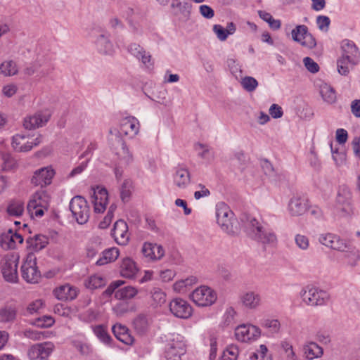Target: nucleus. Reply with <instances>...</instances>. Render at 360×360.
Returning a JSON list of instances; mask_svg holds the SVG:
<instances>
[{
  "label": "nucleus",
  "instance_id": "nucleus-1",
  "mask_svg": "<svg viewBox=\"0 0 360 360\" xmlns=\"http://www.w3.org/2000/svg\"><path fill=\"white\" fill-rule=\"evenodd\" d=\"M217 221L221 230L229 235H236L239 231V224L233 212L224 202L216 206Z\"/></svg>",
  "mask_w": 360,
  "mask_h": 360
},
{
  "label": "nucleus",
  "instance_id": "nucleus-2",
  "mask_svg": "<svg viewBox=\"0 0 360 360\" xmlns=\"http://www.w3.org/2000/svg\"><path fill=\"white\" fill-rule=\"evenodd\" d=\"M302 302L309 307L326 305L330 300V294L317 287L307 285L300 292Z\"/></svg>",
  "mask_w": 360,
  "mask_h": 360
},
{
  "label": "nucleus",
  "instance_id": "nucleus-3",
  "mask_svg": "<svg viewBox=\"0 0 360 360\" xmlns=\"http://www.w3.org/2000/svg\"><path fill=\"white\" fill-rule=\"evenodd\" d=\"M51 198L48 193L41 189L35 192L29 201L27 209L31 216L41 217L48 210Z\"/></svg>",
  "mask_w": 360,
  "mask_h": 360
},
{
  "label": "nucleus",
  "instance_id": "nucleus-4",
  "mask_svg": "<svg viewBox=\"0 0 360 360\" xmlns=\"http://www.w3.org/2000/svg\"><path fill=\"white\" fill-rule=\"evenodd\" d=\"M70 210L79 224H86L89 218V207L84 198L80 195L73 197L70 202Z\"/></svg>",
  "mask_w": 360,
  "mask_h": 360
},
{
  "label": "nucleus",
  "instance_id": "nucleus-5",
  "mask_svg": "<svg viewBox=\"0 0 360 360\" xmlns=\"http://www.w3.org/2000/svg\"><path fill=\"white\" fill-rule=\"evenodd\" d=\"M41 135L36 138L22 134H17L12 137L11 145L13 150L18 153H26L41 143Z\"/></svg>",
  "mask_w": 360,
  "mask_h": 360
},
{
  "label": "nucleus",
  "instance_id": "nucleus-6",
  "mask_svg": "<svg viewBox=\"0 0 360 360\" xmlns=\"http://www.w3.org/2000/svg\"><path fill=\"white\" fill-rule=\"evenodd\" d=\"M139 127L140 124L139 120L133 116H129L122 119L119 130L116 128L110 129L109 132L112 137H117L121 134H124L129 136L130 138H133L138 134Z\"/></svg>",
  "mask_w": 360,
  "mask_h": 360
},
{
  "label": "nucleus",
  "instance_id": "nucleus-7",
  "mask_svg": "<svg viewBox=\"0 0 360 360\" xmlns=\"http://www.w3.org/2000/svg\"><path fill=\"white\" fill-rule=\"evenodd\" d=\"M191 300L198 306L207 307L213 304L217 300V293L210 287L200 286L191 295Z\"/></svg>",
  "mask_w": 360,
  "mask_h": 360
},
{
  "label": "nucleus",
  "instance_id": "nucleus-8",
  "mask_svg": "<svg viewBox=\"0 0 360 360\" xmlns=\"http://www.w3.org/2000/svg\"><path fill=\"white\" fill-rule=\"evenodd\" d=\"M352 193L345 186L340 187L336 197V210L341 217H346L352 212L351 206Z\"/></svg>",
  "mask_w": 360,
  "mask_h": 360
},
{
  "label": "nucleus",
  "instance_id": "nucleus-9",
  "mask_svg": "<svg viewBox=\"0 0 360 360\" xmlns=\"http://www.w3.org/2000/svg\"><path fill=\"white\" fill-rule=\"evenodd\" d=\"M111 147L121 164L129 165L133 162V155L120 136L111 137Z\"/></svg>",
  "mask_w": 360,
  "mask_h": 360
},
{
  "label": "nucleus",
  "instance_id": "nucleus-10",
  "mask_svg": "<svg viewBox=\"0 0 360 360\" xmlns=\"http://www.w3.org/2000/svg\"><path fill=\"white\" fill-rule=\"evenodd\" d=\"M292 38L295 41L300 43L302 46L313 49L316 45V41L313 35L308 32L306 25H297L292 30Z\"/></svg>",
  "mask_w": 360,
  "mask_h": 360
},
{
  "label": "nucleus",
  "instance_id": "nucleus-11",
  "mask_svg": "<svg viewBox=\"0 0 360 360\" xmlns=\"http://www.w3.org/2000/svg\"><path fill=\"white\" fill-rule=\"evenodd\" d=\"M260 329L252 324H242L235 329L236 338L243 342L255 340L260 336Z\"/></svg>",
  "mask_w": 360,
  "mask_h": 360
},
{
  "label": "nucleus",
  "instance_id": "nucleus-12",
  "mask_svg": "<svg viewBox=\"0 0 360 360\" xmlns=\"http://www.w3.org/2000/svg\"><path fill=\"white\" fill-rule=\"evenodd\" d=\"M54 349V345L51 342L35 344L27 352L30 360H47Z\"/></svg>",
  "mask_w": 360,
  "mask_h": 360
},
{
  "label": "nucleus",
  "instance_id": "nucleus-13",
  "mask_svg": "<svg viewBox=\"0 0 360 360\" xmlns=\"http://www.w3.org/2000/svg\"><path fill=\"white\" fill-rule=\"evenodd\" d=\"M169 310L177 318L186 319L193 313L191 306L188 302L181 298H175L169 303Z\"/></svg>",
  "mask_w": 360,
  "mask_h": 360
},
{
  "label": "nucleus",
  "instance_id": "nucleus-14",
  "mask_svg": "<svg viewBox=\"0 0 360 360\" xmlns=\"http://www.w3.org/2000/svg\"><path fill=\"white\" fill-rule=\"evenodd\" d=\"M51 117L49 111H39L24 119L23 126L26 129L32 130L45 125Z\"/></svg>",
  "mask_w": 360,
  "mask_h": 360
},
{
  "label": "nucleus",
  "instance_id": "nucleus-15",
  "mask_svg": "<svg viewBox=\"0 0 360 360\" xmlns=\"http://www.w3.org/2000/svg\"><path fill=\"white\" fill-rule=\"evenodd\" d=\"M55 172L51 167H45L37 169L31 179V183L35 186L41 188L51 184Z\"/></svg>",
  "mask_w": 360,
  "mask_h": 360
},
{
  "label": "nucleus",
  "instance_id": "nucleus-16",
  "mask_svg": "<svg viewBox=\"0 0 360 360\" xmlns=\"http://www.w3.org/2000/svg\"><path fill=\"white\" fill-rule=\"evenodd\" d=\"M288 211L292 216L298 217L304 214L308 209L307 200L301 195H293L288 203Z\"/></svg>",
  "mask_w": 360,
  "mask_h": 360
},
{
  "label": "nucleus",
  "instance_id": "nucleus-17",
  "mask_svg": "<svg viewBox=\"0 0 360 360\" xmlns=\"http://www.w3.org/2000/svg\"><path fill=\"white\" fill-rule=\"evenodd\" d=\"M240 221L244 226L245 231L253 239L264 227L259 221L250 214H243Z\"/></svg>",
  "mask_w": 360,
  "mask_h": 360
},
{
  "label": "nucleus",
  "instance_id": "nucleus-18",
  "mask_svg": "<svg viewBox=\"0 0 360 360\" xmlns=\"http://www.w3.org/2000/svg\"><path fill=\"white\" fill-rule=\"evenodd\" d=\"M340 56L347 58L353 63H358L360 58V53L352 41L345 39L341 43Z\"/></svg>",
  "mask_w": 360,
  "mask_h": 360
},
{
  "label": "nucleus",
  "instance_id": "nucleus-19",
  "mask_svg": "<svg viewBox=\"0 0 360 360\" xmlns=\"http://www.w3.org/2000/svg\"><path fill=\"white\" fill-rule=\"evenodd\" d=\"M186 352L184 342L173 340L167 345L165 350L166 360H181V356Z\"/></svg>",
  "mask_w": 360,
  "mask_h": 360
},
{
  "label": "nucleus",
  "instance_id": "nucleus-20",
  "mask_svg": "<svg viewBox=\"0 0 360 360\" xmlns=\"http://www.w3.org/2000/svg\"><path fill=\"white\" fill-rule=\"evenodd\" d=\"M191 174L188 169L184 167L175 168L173 174V183L179 189H186L191 184Z\"/></svg>",
  "mask_w": 360,
  "mask_h": 360
},
{
  "label": "nucleus",
  "instance_id": "nucleus-21",
  "mask_svg": "<svg viewBox=\"0 0 360 360\" xmlns=\"http://www.w3.org/2000/svg\"><path fill=\"white\" fill-rule=\"evenodd\" d=\"M112 234L119 245H125L129 239L127 224L122 219L117 221L114 224Z\"/></svg>",
  "mask_w": 360,
  "mask_h": 360
},
{
  "label": "nucleus",
  "instance_id": "nucleus-22",
  "mask_svg": "<svg viewBox=\"0 0 360 360\" xmlns=\"http://www.w3.org/2000/svg\"><path fill=\"white\" fill-rule=\"evenodd\" d=\"M94 211L97 213H102L105 211L108 200V194L105 188L97 186L94 191Z\"/></svg>",
  "mask_w": 360,
  "mask_h": 360
},
{
  "label": "nucleus",
  "instance_id": "nucleus-23",
  "mask_svg": "<svg viewBox=\"0 0 360 360\" xmlns=\"http://www.w3.org/2000/svg\"><path fill=\"white\" fill-rule=\"evenodd\" d=\"M109 37L110 35L107 32H102L96 36L95 44L97 50L102 54L112 55L115 51Z\"/></svg>",
  "mask_w": 360,
  "mask_h": 360
},
{
  "label": "nucleus",
  "instance_id": "nucleus-24",
  "mask_svg": "<svg viewBox=\"0 0 360 360\" xmlns=\"http://www.w3.org/2000/svg\"><path fill=\"white\" fill-rule=\"evenodd\" d=\"M78 292L77 288L70 284H65L54 289L53 295L59 300H73L77 297Z\"/></svg>",
  "mask_w": 360,
  "mask_h": 360
},
{
  "label": "nucleus",
  "instance_id": "nucleus-25",
  "mask_svg": "<svg viewBox=\"0 0 360 360\" xmlns=\"http://www.w3.org/2000/svg\"><path fill=\"white\" fill-rule=\"evenodd\" d=\"M23 242L22 236L12 230H8L7 233L1 235V245L2 248L6 249H14L16 247V244H22Z\"/></svg>",
  "mask_w": 360,
  "mask_h": 360
},
{
  "label": "nucleus",
  "instance_id": "nucleus-26",
  "mask_svg": "<svg viewBox=\"0 0 360 360\" xmlns=\"http://www.w3.org/2000/svg\"><path fill=\"white\" fill-rule=\"evenodd\" d=\"M142 252L146 257L151 260L160 259L165 254V251L161 245L150 243H145L143 244Z\"/></svg>",
  "mask_w": 360,
  "mask_h": 360
},
{
  "label": "nucleus",
  "instance_id": "nucleus-27",
  "mask_svg": "<svg viewBox=\"0 0 360 360\" xmlns=\"http://www.w3.org/2000/svg\"><path fill=\"white\" fill-rule=\"evenodd\" d=\"M26 243L27 249L32 253L44 248L49 243V239L46 236L37 234L34 237H29Z\"/></svg>",
  "mask_w": 360,
  "mask_h": 360
},
{
  "label": "nucleus",
  "instance_id": "nucleus-28",
  "mask_svg": "<svg viewBox=\"0 0 360 360\" xmlns=\"http://www.w3.org/2000/svg\"><path fill=\"white\" fill-rule=\"evenodd\" d=\"M17 316V307L13 304H6L0 308V323H12Z\"/></svg>",
  "mask_w": 360,
  "mask_h": 360
},
{
  "label": "nucleus",
  "instance_id": "nucleus-29",
  "mask_svg": "<svg viewBox=\"0 0 360 360\" xmlns=\"http://www.w3.org/2000/svg\"><path fill=\"white\" fill-rule=\"evenodd\" d=\"M112 331L115 338L120 342L126 345H131L133 342V338L125 326L116 323L112 326Z\"/></svg>",
  "mask_w": 360,
  "mask_h": 360
},
{
  "label": "nucleus",
  "instance_id": "nucleus-30",
  "mask_svg": "<svg viewBox=\"0 0 360 360\" xmlns=\"http://www.w3.org/2000/svg\"><path fill=\"white\" fill-rule=\"evenodd\" d=\"M303 352L306 359L313 360L321 357L323 354L321 347L314 342H309L304 345Z\"/></svg>",
  "mask_w": 360,
  "mask_h": 360
},
{
  "label": "nucleus",
  "instance_id": "nucleus-31",
  "mask_svg": "<svg viewBox=\"0 0 360 360\" xmlns=\"http://www.w3.org/2000/svg\"><path fill=\"white\" fill-rule=\"evenodd\" d=\"M128 51L136 58L141 60L144 65H150L151 56L148 53H146L143 48H142L139 44L135 43L131 44L128 47Z\"/></svg>",
  "mask_w": 360,
  "mask_h": 360
},
{
  "label": "nucleus",
  "instance_id": "nucleus-32",
  "mask_svg": "<svg viewBox=\"0 0 360 360\" xmlns=\"http://www.w3.org/2000/svg\"><path fill=\"white\" fill-rule=\"evenodd\" d=\"M106 283V279L101 275L94 274L84 280V285L87 289L93 290L104 287Z\"/></svg>",
  "mask_w": 360,
  "mask_h": 360
},
{
  "label": "nucleus",
  "instance_id": "nucleus-33",
  "mask_svg": "<svg viewBox=\"0 0 360 360\" xmlns=\"http://www.w3.org/2000/svg\"><path fill=\"white\" fill-rule=\"evenodd\" d=\"M254 239L264 245H274L277 242L276 234L264 227L261 229Z\"/></svg>",
  "mask_w": 360,
  "mask_h": 360
},
{
  "label": "nucleus",
  "instance_id": "nucleus-34",
  "mask_svg": "<svg viewBox=\"0 0 360 360\" xmlns=\"http://www.w3.org/2000/svg\"><path fill=\"white\" fill-rule=\"evenodd\" d=\"M240 300L246 308L253 309L259 306L261 298L259 294L248 292L241 296Z\"/></svg>",
  "mask_w": 360,
  "mask_h": 360
},
{
  "label": "nucleus",
  "instance_id": "nucleus-35",
  "mask_svg": "<svg viewBox=\"0 0 360 360\" xmlns=\"http://www.w3.org/2000/svg\"><path fill=\"white\" fill-rule=\"evenodd\" d=\"M150 320L148 316L140 314L133 321V326L136 331L139 334L145 333L149 328Z\"/></svg>",
  "mask_w": 360,
  "mask_h": 360
},
{
  "label": "nucleus",
  "instance_id": "nucleus-36",
  "mask_svg": "<svg viewBox=\"0 0 360 360\" xmlns=\"http://www.w3.org/2000/svg\"><path fill=\"white\" fill-rule=\"evenodd\" d=\"M198 279L195 276H191L185 279H181L174 284V290L178 292H186L193 285L195 284Z\"/></svg>",
  "mask_w": 360,
  "mask_h": 360
},
{
  "label": "nucleus",
  "instance_id": "nucleus-37",
  "mask_svg": "<svg viewBox=\"0 0 360 360\" xmlns=\"http://www.w3.org/2000/svg\"><path fill=\"white\" fill-rule=\"evenodd\" d=\"M25 210L24 202L20 200H11L7 206L6 212L9 216L20 217Z\"/></svg>",
  "mask_w": 360,
  "mask_h": 360
},
{
  "label": "nucleus",
  "instance_id": "nucleus-38",
  "mask_svg": "<svg viewBox=\"0 0 360 360\" xmlns=\"http://www.w3.org/2000/svg\"><path fill=\"white\" fill-rule=\"evenodd\" d=\"M119 256V250L115 248H110L105 250L102 253V257H101L97 261L96 264L98 266H102L105 264L112 262L115 261Z\"/></svg>",
  "mask_w": 360,
  "mask_h": 360
},
{
  "label": "nucleus",
  "instance_id": "nucleus-39",
  "mask_svg": "<svg viewBox=\"0 0 360 360\" xmlns=\"http://www.w3.org/2000/svg\"><path fill=\"white\" fill-rule=\"evenodd\" d=\"M134 310V304L127 300H120L112 307V311L117 316H123Z\"/></svg>",
  "mask_w": 360,
  "mask_h": 360
},
{
  "label": "nucleus",
  "instance_id": "nucleus-40",
  "mask_svg": "<svg viewBox=\"0 0 360 360\" xmlns=\"http://www.w3.org/2000/svg\"><path fill=\"white\" fill-rule=\"evenodd\" d=\"M320 94L323 100L328 104L336 101V94L333 87L328 84H322L320 86Z\"/></svg>",
  "mask_w": 360,
  "mask_h": 360
},
{
  "label": "nucleus",
  "instance_id": "nucleus-41",
  "mask_svg": "<svg viewBox=\"0 0 360 360\" xmlns=\"http://www.w3.org/2000/svg\"><path fill=\"white\" fill-rule=\"evenodd\" d=\"M138 293V290L131 286L122 288L115 292V297L120 300H127L134 298Z\"/></svg>",
  "mask_w": 360,
  "mask_h": 360
},
{
  "label": "nucleus",
  "instance_id": "nucleus-42",
  "mask_svg": "<svg viewBox=\"0 0 360 360\" xmlns=\"http://www.w3.org/2000/svg\"><path fill=\"white\" fill-rule=\"evenodd\" d=\"M18 72V68L14 60H8L3 62L0 65V74L6 77L15 75Z\"/></svg>",
  "mask_w": 360,
  "mask_h": 360
},
{
  "label": "nucleus",
  "instance_id": "nucleus-43",
  "mask_svg": "<svg viewBox=\"0 0 360 360\" xmlns=\"http://www.w3.org/2000/svg\"><path fill=\"white\" fill-rule=\"evenodd\" d=\"M357 63H353L341 56L337 60V69L340 75L347 76Z\"/></svg>",
  "mask_w": 360,
  "mask_h": 360
},
{
  "label": "nucleus",
  "instance_id": "nucleus-44",
  "mask_svg": "<svg viewBox=\"0 0 360 360\" xmlns=\"http://www.w3.org/2000/svg\"><path fill=\"white\" fill-rule=\"evenodd\" d=\"M150 293L151 305L154 307L161 306L166 302V295L161 289L154 288Z\"/></svg>",
  "mask_w": 360,
  "mask_h": 360
},
{
  "label": "nucleus",
  "instance_id": "nucleus-45",
  "mask_svg": "<svg viewBox=\"0 0 360 360\" xmlns=\"http://www.w3.org/2000/svg\"><path fill=\"white\" fill-rule=\"evenodd\" d=\"M261 326L272 334L278 333L281 330V323L278 319H264Z\"/></svg>",
  "mask_w": 360,
  "mask_h": 360
},
{
  "label": "nucleus",
  "instance_id": "nucleus-46",
  "mask_svg": "<svg viewBox=\"0 0 360 360\" xmlns=\"http://www.w3.org/2000/svg\"><path fill=\"white\" fill-rule=\"evenodd\" d=\"M240 84L245 91L252 92L257 89L258 82L252 77L245 76L241 79Z\"/></svg>",
  "mask_w": 360,
  "mask_h": 360
},
{
  "label": "nucleus",
  "instance_id": "nucleus-47",
  "mask_svg": "<svg viewBox=\"0 0 360 360\" xmlns=\"http://www.w3.org/2000/svg\"><path fill=\"white\" fill-rule=\"evenodd\" d=\"M44 301L41 299L35 300L27 305L23 314L27 316L37 314L44 307Z\"/></svg>",
  "mask_w": 360,
  "mask_h": 360
},
{
  "label": "nucleus",
  "instance_id": "nucleus-48",
  "mask_svg": "<svg viewBox=\"0 0 360 360\" xmlns=\"http://www.w3.org/2000/svg\"><path fill=\"white\" fill-rule=\"evenodd\" d=\"M239 354V349L236 345H230L224 351L219 360H236Z\"/></svg>",
  "mask_w": 360,
  "mask_h": 360
},
{
  "label": "nucleus",
  "instance_id": "nucleus-49",
  "mask_svg": "<svg viewBox=\"0 0 360 360\" xmlns=\"http://www.w3.org/2000/svg\"><path fill=\"white\" fill-rule=\"evenodd\" d=\"M94 332L95 335L105 344L110 343L111 338L108 333L106 328L102 326L98 325L94 328Z\"/></svg>",
  "mask_w": 360,
  "mask_h": 360
},
{
  "label": "nucleus",
  "instance_id": "nucleus-50",
  "mask_svg": "<svg viewBox=\"0 0 360 360\" xmlns=\"http://www.w3.org/2000/svg\"><path fill=\"white\" fill-rule=\"evenodd\" d=\"M22 278L29 283H37L41 278V271H22Z\"/></svg>",
  "mask_w": 360,
  "mask_h": 360
},
{
  "label": "nucleus",
  "instance_id": "nucleus-51",
  "mask_svg": "<svg viewBox=\"0 0 360 360\" xmlns=\"http://www.w3.org/2000/svg\"><path fill=\"white\" fill-rule=\"evenodd\" d=\"M55 321L51 316H44L37 319L34 324L39 328H49L52 326Z\"/></svg>",
  "mask_w": 360,
  "mask_h": 360
},
{
  "label": "nucleus",
  "instance_id": "nucleus-52",
  "mask_svg": "<svg viewBox=\"0 0 360 360\" xmlns=\"http://www.w3.org/2000/svg\"><path fill=\"white\" fill-rule=\"evenodd\" d=\"M331 152L333 154V159L337 166L343 165L346 162V154L344 152H339L337 150H333L332 143H330Z\"/></svg>",
  "mask_w": 360,
  "mask_h": 360
},
{
  "label": "nucleus",
  "instance_id": "nucleus-53",
  "mask_svg": "<svg viewBox=\"0 0 360 360\" xmlns=\"http://www.w3.org/2000/svg\"><path fill=\"white\" fill-rule=\"evenodd\" d=\"M316 24L320 30L327 32L329 29L330 24V20L328 16L319 15L316 18Z\"/></svg>",
  "mask_w": 360,
  "mask_h": 360
},
{
  "label": "nucleus",
  "instance_id": "nucleus-54",
  "mask_svg": "<svg viewBox=\"0 0 360 360\" xmlns=\"http://www.w3.org/2000/svg\"><path fill=\"white\" fill-rule=\"evenodd\" d=\"M124 283V281L117 280L112 281L110 285L103 291V295L105 297H110L115 290Z\"/></svg>",
  "mask_w": 360,
  "mask_h": 360
},
{
  "label": "nucleus",
  "instance_id": "nucleus-55",
  "mask_svg": "<svg viewBox=\"0 0 360 360\" xmlns=\"http://www.w3.org/2000/svg\"><path fill=\"white\" fill-rule=\"evenodd\" d=\"M303 63L307 70L311 73H316L319 70V66L313 59L309 57H305Z\"/></svg>",
  "mask_w": 360,
  "mask_h": 360
},
{
  "label": "nucleus",
  "instance_id": "nucleus-56",
  "mask_svg": "<svg viewBox=\"0 0 360 360\" xmlns=\"http://www.w3.org/2000/svg\"><path fill=\"white\" fill-rule=\"evenodd\" d=\"M349 247L350 245L349 244L336 236L331 249L344 252L349 250Z\"/></svg>",
  "mask_w": 360,
  "mask_h": 360
},
{
  "label": "nucleus",
  "instance_id": "nucleus-57",
  "mask_svg": "<svg viewBox=\"0 0 360 360\" xmlns=\"http://www.w3.org/2000/svg\"><path fill=\"white\" fill-rule=\"evenodd\" d=\"M335 237L336 236L331 233L323 234L320 236L319 240L323 245L332 248Z\"/></svg>",
  "mask_w": 360,
  "mask_h": 360
},
{
  "label": "nucleus",
  "instance_id": "nucleus-58",
  "mask_svg": "<svg viewBox=\"0 0 360 360\" xmlns=\"http://www.w3.org/2000/svg\"><path fill=\"white\" fill-rule=\"evenodd\" d=\"M227 63L231 73L236 78H238V76L241 77L242 70L239 65L236 63V61L234 59H229Z\"/></svg>",
  "mask_w": 360,
  "mask_h": 360
},
{
  "label": "nucleus",
  "instance_id": "nucleus-59",
  "mask_svg": "<svg viewBox=\"0 0 360 360\" xmlns=\"http://www.w3.org/2000/svg\"><path fill=\"white\" fill-rule=\"evenodd\" d=\"M24 335L33 340H40L44 338L43 332L31 329L25 330Z\"/></svg>",
  "mask_w": 360,
  "mask_h": 360
},
{
  "label": "nucleus",
  "instance_id": "nucleus-60",
  "mask_svg": "<svg viewBox=\"0 0 360 360\" xmlns=\"http://www.w3.org/2000/svg\"><path fill=\"white\" fill-rule=\"evenodd\" d=\"M213 32L217 35L218 39L221 41H225L228 37L225 28L220 25H214L213 26Z\"/></svg>",
  "mask_w": 360,
  "mask_h": 360
},
{
  "label": "nucleus",
  "instance_id": "nucleus-61",
  "mask_svg": "<svg viewBox=\"0 0 360 360\" xmlns=\"http://www.w3.org/2000/svg\"><path fill=\"white\" fill-rule=\"evenodd\" d=\"M1 264L3 265L2 270H17L18 264L11 258L4 257L1 260Z\"/></svg>",
  "mask_w": 360,
  "mask_h": 360
},
{
  "label": "nucleus",
  "instance_id": "nucleus-62",
  "mask_svg": "<svg viewBox=\"0 0 360 360\" xmlns=\"http://www.w3.org/2000/svg\"><path fill=\"white\" fill-rule=\"evenodd\" d=\"M295 243L302 250H307L309 245L308 238L300 234H297L295 236Z\"/></svg>",
  "mask_w": 360,
  "mask_h": 360
},
{
  "label": "nucleus",
  "instance_id": "nucleus-63",
  "mask_svg": "<svg viewBox=\"0 0 360 360\" xmlns=\"http://www.w3.org/2000/svg\"><path fill=\"white\" fill-rule=\"evenodd\" d=\"M89 158H87L85 161L82 162L78 166L75 167L69 174L68 177H74L77 175L80 174L87 167Z\"/></svg>",
  "mask_w": 360,
  "mask_h": 360
},
{
  "label": "nucleus",
  "instance_id": "nucleus-64",
  "mask_svg": "<svg viewBox=\"0 0 360 360\" xmlns=\"http://www.w3.org/2000/svg\"><path fill=\"white\" fill-rule=\"evenodd\" d=\"M269 111L270 115L274 119L281 118L283 115L282 108L277 104H272Z\"/></svg>",
  "mask_w": 360,
  "mask_h": 360
}]
</instances>
